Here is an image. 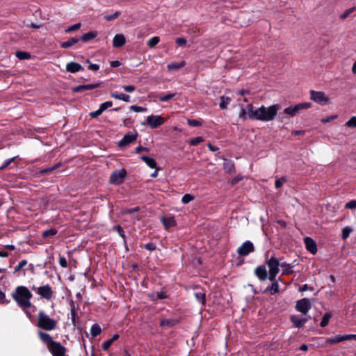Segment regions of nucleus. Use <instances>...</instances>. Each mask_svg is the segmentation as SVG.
I'll list each match as a JSON object with an SVG mask.
<instances>
[{
  "instance_id": "obj_1",
  "label": "nucleus",
  "mask_w": 356,
  "mask_h": 356,
  "mask_svg": "<svg viewBox=\"0 0 356 356\" xmlns=\"http://www.w3.org/2000/svg\"><path fill=\"white\" fill-rule=\"evenodd\" d=\"M12 296L21 308L25 309L31 307L32 293L26 286H17Z\"/></svg>"
},
{
  "instance_id": "obj_2",
  "label": "nucleus",
  "mask_w": 356,
  "mask_h": 356,
  "mask_svg": "<svg viewBox=\"0 0 356 356\" xmlns=\"http://www.w3.org/2000/svg\"><path fill=\"white\" fill-rule=\"evenodd\" d=\"M278 109L279 106L277 104H273L268 107L262 105L259 108L257 120L262 122H269L273 120L277 113Z\"/></svg>"
},
{
  "instance_id": "obj_3",
  "label": "nucleus",
  "mask_w": 356,
  "mask_h": 356,
  "mask_svg": "<svg viewBox=\"0 0 356 356\" xmlns=\"http://www.w3.org/2000/svg\"><path fill=\"white\" fill-rule=\"evenodd\" d=\"M37 326L44 330L51 331L56 328L57 321L41 310L38 314Z\"/></svg>"
},
{
  "instance_id": "obj_4",
  "label": "nucleus",
  "mask_w": 356,
  "mask_h": 356,
  "mask_svg": "<svg viewBox=\"0 0 356 356\" xmlns=\"http://www.w3.org/2000/svg\"><path fill=\"white\" fill-rule=\"evenodd\" d=\"M267 265L269 269L268 279L270 282H274L280 271L279 267L281 266V262L276 257H271L267 261Z\"/></svg>"
},
{
  "instance_id": "obj_5",
  "label": "nucleus",
  "mask_w": 356,
  "mask_h": 356,
  "mask_svg": "<svg viewBox=\"0 0 356 356\" xmlns=\"http://www.w3.org/2000/svg\"><path fill=\"white\" fill-rule=\"evenodd\" d=\"M165 120L160 115H151L147 117L146 122L141 123L142 125L147 124L151 129H156L163 124H164Z\"/></svg>"
},
{
  "instance_id": "obj_6",
  "label": "nucleus",
  "mask_w": 356,
  "mask_h": 356,
  "mask_svg": "<svg viewBox=\"0 0 356 356\" xmlns=\"http://www.w3.org/2000/svg\"><path fill=\"white\" fill-rule=\"evenodd\" d=\"M312 106L311 103L309 102H305V103H300L294 106H289L286 108L284 110V113L285 114H287L291 117L295 116L300 111L304 110V109H308Z\"/></svg>"
},
{
  "instance_id": "obj_7",
  "label": "nucleus",
  "mask_w": 356,
  "mask_h": 356,
  "mask_svg": "<svg viewBox=\"0 0 356 356\" xmlns=\"http://www.w3.org/2000/svg\"><path fill=\"white\" fill-rule=\"evenodd\" d=\"M127 176V171L122 168L120 170L113 172L110 177L109 183L111 184L119 185L122 184Z\"/></svg>"
},
{
  "instance_id": "obj_8",
  "label": "nucleus",
  "mask_w": 356,
  "mask_h": 356,
  "mask_svg": "<svg viewBox=\"0 0 356 356\" xmlns=\"http://www.w3.org/2000/svg\"><path fill=\"white\" fill-rule=\"evenodd\" d=\"M310 99L321 105H325L329 102V98L324 92L321 91L311 90Z\"/></svg>"
},
{
  "instance_id": "obj_9",
  "label": "nucleus",
  "mask_w": 356,
  "mask_h": 356,
  "mask_svg": "<svg viewBox=\"0 0 356 356\" xmlns=\"http://www.w3.org/2000/svg\"><path fill=\"white\" fill-rule=\"evenodd\" d=\"M254 251V247L253 243L250 241H245L240 247L237 249V253L240 256L245 257L250 253Z\"/></svg>"
},
{
  "instance_id": "obj_10",
  "label": "nucleus",
  "mask_w": 356,
  "mask_h": 356,
  "mask_svg": "<svg viewBox=\"0 0 356 356\" xmlns=\"http://www.w3.org/2000/svg\"><path fill=\"white\" fill-rule=\"evenodd\" d=\"M311 307L309 300L307 298H302L296 302V309L299 312L307 314Z\"/></svg>"
},
{
  "instance_id": "obj_11",
  "label": "nucleus",
  "mask_w": 356,
  "mask_h": 356,
  "mask_svg": "<svg viewBox=\"0 0 356 356\" xmlns=\"http://www.w3.org/2000/svg\"><path fill=\"white\" fill-rule=\"evenodd\" d=\"M48 349L53 356H65L66 348L59 342L52 343Z\"/></svg>"
},
{
  "instance_id": "obj_12",
  "label": "nucleus",
  "mask_w": 356,
  "mask_h": 356,
  "mask_svg": "<svg viewBox=\"0 0 356 356\" xmlns=\"http://www.w3.org/2000/svg\"><path fill=\"white\" fill-rule=\"evenodd\" d=\"M37 293L43 298L50 300L53 296V291L49 284H46L38 288Z\"/></svg>"
},
{
  "instance_id": "obj_13",
  "label": "nucleus",
  "mask_w": 356,
  "mask_h": 356,
  "mask_svg": "<svg viewBox=\"0 0 356 356\" xmlns=\"http://www.w3.org/2000/svg\"><path fill=\"white\" fill-rule=\"evenodd\" d=\"M137 138V134L134 133H128L126 134L123 138L119 142L120 147H124L134 141H135Z\"/></svg>"
},
{
  "instance_id": "obj_14",
  "label": "nucleus",
  "mask_w": 356,
  "mask_h": 356,
  "mask_svg": "<svg viewBox=\"0 0 356 356\" xmlns=\"http://www.w3.org/2000/svg\"><path fill=\"white\" fill-rule=\"evenodd\" d=\"M101 86V83H92V84H86V85H80L72 88V91L73 92H79L84 90H92L97 88Z\"/></svg>"
},
{
  "instance_id": "obj_15",
  "label": "nucleus",
  "mask_w": 356,
  "mask_h": 356,
  "mask_svg": "<svg viewBox=\"0 0 356 356\" xmlns=\"http://www.w3.org/2000/svg\"><path fill=\"white\" fill-rule=\"evenodd\" d=\"M306 248L312 254L317 252V246L316 242L310 237H306L304 239Z\"/></svg>"
},
{
  "instance_id": "obj_16",
  "label": "nucleus",
  "mask_w": 356,
  "mask_h": 356,
  "mask_svg": "<svg viewBox=\"0 0 356 356\" xmlns=\"http://www.w3.org/2000/svg\"><path fill=\"white\" fill-rule=\"evenodd\" d=\"M254 273L261 281H265L268 278V273L266 267L259 266L254 270Z\"/></svg>"
},
{
  "instance_id": "obj_17",
  "label": "nucleus",
  "mask_w": 356,
  "mask_h": 356,
  "mask_svg": "<svg viewBox=\"0 0 356 356\" xmlns=\"http://www.w3.org/2000/svg\"><path fill=\"white\" fill-rule=\"evenodd\" d=\"M291 321L296 327L300 328L308 321V318H302L298 315H291Z\"/></svg>"
},
{
  "instance_id": "obj_18",
  "label": "nucleus",
  "mask_w": 356,
  "mask_h": 356,
  "mask_svg": "<svg viewBox=\"0 0 356 356\" xmlns=\"http://www.w3.org/2000/svg\"><path fill=\"white\" fill-rule=\"evenodd\" d=\"M126 43V39L123 34H116L113 40V46L116 48L122 47Z\"/></svg>"
},
{
  "instance_id": "obj_19",
  "label": "nucleus",
  "mask_w": 356,
  "mask_h": 356,
  "mask_svg": "<svg viewBox=\"0 0 356 356\" xmlns=\"http://www.w3.org/2000/svg\"><path fill=\"white\" fill-rule=\"evenodd\" d=\"M246 110H247L248 118L251 119V120H257L259 108H255L252 106V104H248L246 106Z\"/></svg>"
},
{
  "instance_id": "obj_20",
  "label": "nucleus",
  "mask_w": 356,
  "mask_h": 356,
  "mask_svg": "<svg viewBox=\"0 0 356 356\" xmlns=\"http://www.w3.org/2000/svg\"><path fill=\"white\" fill-rule=\"evenodd\" d=\"M38 335L41 341L47 344L48 348L52 345V343L56 342L55 341L52 340L51 335L48 333L40 331L38 332Z\"/></svg>"
},
{
  "instance_id": "obj_21",
  "label": "nucleus",
  "mask_w": 356,
  "mask_h": 356,
  "mask_svg": "<svg viewBox=\"0 0 356 356\" xmlns=\"http://www.w3.org/2000/svg\"><path fill=\"white\" fill-rule=\"evenodd\" d=\"M161 220L166 229L176 225V220L174 217H161Z\"/></svg>"
},
{
  "instance_id": "obj_22",
  "label": "nucleus",
  "mask_w": 356,
  "mask_h": 356,
  "mask_svg": "<svg viewBox=\"0 0 356 356\" xmlns=\"http://www.w3.org/2000/svg\"><path fill=\"white\" fill-rule=\"evenodd\" d=\"M83 70L82 66L76 62H70L66 65V71L71 73H76Z\"/></svg>"
},
{
  "instance_id": "obj_23",
  "label": "nucleus",
  "mask_w": 356,
  "mask_h": 356,
  "mask_svg": "<svg viewBox=\"0 0 356 356\" xmlns=\"http://www.w3.org/2000/svg\"><path fill=\"white\" fill-rule=\"evenodd\" d=\"M223 169L226 173H234L235 172V166L234 162L231 160L224 159Z\"/></svg>"
},
{
  "instance_id": "obj_24",
  "label": "nucleus",
  "mask_w": 356,
  "mask_h": 356,
  "mask_svg": "<svg viewBox=\"0 0 356 356\" xmlns=\"http://www.w3.org/2000/svg\"><path fill=\"white\" fill-rule=\"evenodd\" d=\"M279 291H280V290H279L278 283L275 280L274 282H272V284L270 286H268L264 291V293L269 292L271 295H275V293H278Z\"/></svg>"
},
{
  "instance_id": "obj_25",
  "label": "nucleus",
  "mask_w": 356,
  "mask_h": 356,
  "mask_svg": "<svg viewBox=\"0 0 356 356\" xmlns=\"http://www.w3.org/2000/svg\"><path fill=\"white\" fill-rule=\"evenodd\" d=\"M140 159L143 161L149 168H156V161L151 157L147 156H141Z\"/></svg>"
},
{
  "instance_id": "obj_26",
  "label": "nucleus",
  "mask_w": 356,
  "mask_h": 356,
  "mask_svg": "<svg viewBox=\"0 0 356 356\" xmlns=\"http://www.w3.org/2000/svg\"><path fill=\"white\" fill-rule=\"evenodd\" d=\"M111 97L115 98V99L124 101L125 102H129L131 101L130 100V99H131L130 96L129 95H126V94H124V93H118L116 92H112L111 93Z\"/></svg>"
},
{
  "instance_id": "obj_27",
  "label": "nucleus",
  "mask_w": 356,
  "mask_h": 356,
  "mask_svg": "<svg viewBox=\"0 0 356 356\" xmlns=\"http://www.w3.org/2000/svg\"><path fill=\"white\" fill-rule=\"evenodd\" d=\"M79 41V38H71L68 40L63 42L60 43V47L64 49L69 48L75 44H76Z\"/></svg>"
},
{
  "instance_id": "obj_28",
  "label": "nucleus",
  "mask_w": 356,
  "mask_h": 356,
  "mask_svg": "<svg viewBox=\"0 0 356 356\" xmlns=\"http://www.w3.org/2000/svg\"><path fill=\"white\" fill-rule=\"evenodd\" d=\"M186 65V63L185 61H181L180 63H171L168 65L167 68L169 71H174L182 68Z\"/></svg>"
},
{
  "instance_id": "obj_29",
  "label": "nucleus",
  "mask_w": 356,
  "mask_h": 356,
  "mask_svg": "<svg viewBox=\"0 0 356 356\" xmlns=\"http://www.w3.org/2000/svg\"><path fill=\"white\" fill-rule=\"evenodd\" d=\"M281 267L282 268V274L289 275L293 273L292 268L294 267V265L286 262H281Z\"/></svg>"
},
{
  "instance_id": "obj_30",
  "label": "nucleus",
  "mask_w": 356,
  "mask_h": 356,
  "mask_svg": "<svg viewBox=\"0 0 356 356\" xmlns=\"http://www.w3.org/2000/svg\"><path fill=\"white\" fill-rule=\"evenodd\" d=\"M343 341L342 335L337 334L334 337L328 338L325 341V345H332L333 343H337Z\"/></svg>"
},
{
  "instance_id": "obj_31",
  "label": "nucleus",
  "mask_w": 356,
  "mask_h": 356,
  "mask_svg": "<svg viewBox=\"0 0 356 356\" xmlns=\"http://www.w3.org/2000/svg\"><path fill=\"white\" fill-rule=\"evenodd\" d=\"M97 35V33L95 31H91L84 33L80 38L79 40L88 42L92 39H94Z\"/></svg>"
},
{
  "instance_id": "obj_32",
  "label": "nucleus",
  "mask_w": 356,
  "mask_h": 356,
  "mask_svg": "<svg viewBox=\"0 0 356 356\" xmlns=\"http://www.w3.org/2000/svg\"><path fill=\"white\" fill-rule=\"evenodd\" d=\"M102 332V329L98 324H93L90 329V334L92 337H95L100 334Z\"/></svg>"
},
{
  "instance_id": "obj_33",
  "label": "nucleus",
  "mask_w": 356,
  "mask_h": 356,
  "mask_svg": "<svg viewBox=\"0 0 356 356\" xmlns=\"http://www.w3.org/2000/svg\"><path fill=\"white\" fill-rule=\"evenodd\" d=\"M231 98L228 97L221 96L220 97V103L219 106L221 109H226L227 108V105L230 103Z\"/></svg>"
},
{
  "instance_id": "obj_34",
  "label": "nucleus",
  "mask_w": 356,
  "mask_h": 356,
  "mask_svg": "<svg viewBox=\"0 0 356 356\" xmlns=\"http://www.w3.org/2000/svg\"><path fill=\"white\" fill-rule=\"evenodd\" d=\"M177 321L174 319H163L160 325L161 327L168 326V327H172L177 324Z\"/></svg>"
},
{
  "instance_id": "obj_35",
  "label": "nucleus",
  "mask_w": 356,
  "mask_h": 356,
  "mask_svg": "<svg viewBox=\"0 0 356 356\" xmlns=\"http://www.w3.org/2000/svg\"><path fill=\"white\" fill-rule=\"evenodd\" d=\"M331 318H332V314L330 313L325 314V315L323 316L321 322L320 323L321 327H326L328 325L329 321Z\"/></svg>"
},
{
  "instance_id": "obj_36",
  "label": "nucleus",
  "mask_w": 356,
  "mask_h": 356,
  "mask_svg": "<svg viewBox=\"0 0 356 356\" xmlns=\"http://www.w3.org/2000/svg\"><path fill=\"white\" fill-rule=\"evenodd\" d=\"M57 232H57V230L56 229L51 228L49 229H47V230H45V231L42 232V236L43 238H47V237L54 236H55L57 234Z\"/></svg>"
},
{
  "instance_id": "obj_37",
  "label": "nucleus",
  "mask_w": 356,
  "mask_h": 356,
  "mask_svg": "<svg viewBox=\"0 0 356 356\" xmlns=\"http://www.w3.org/2000/svg\"><path fill=\"white\" fill-rule=\"evenodd\" d=\"M16 57L21 60L29 59L31 58V55L26 51H17Z\"/></svg>"
},
{
  "instance_id": "obj_38",
  "label": "nucleus",
  "mask_w": 356,
  "mask_h": 356,
  "mask_svg": "<svg viewBox=\"0 0 356 356\" xmlns=\"http://www.w3.org/2000/svg\"><path fill=\"white\" fill-rule=\"evenodd\" d=\"M353 229L350 227L346 226L342 229L341 237L343 239H346L352 232Z\"/></svg>"
},
{
  "instance_id": "obj_39",
  "label": "nucleus",
  "mask_w": 356,
  "mask_h": 356,
  "mask_svg": "<svg viewBox=\"0 0 356 356\" xmlns=\"http://www.w3.org/2000/svg\"><path fill=\"white\" fill-rule=\"evenodd\" d=\"M160 41V39L159 37L157 36H154L152 38H150L148 41H147V45L152 48L154 47L155 45H156Z\"/></svg>"
},
{
  "instance_id": "obj_40",
  "label": "nucleus",
  "mask_w": 356,
  "mask_h": 356,
  "mask_svg": "<svg viewBox=\"0 0 356 356\" xmlns=\"http://www.w3.org/2000/svg\"><path fill=\"white\" fill-rule=\"evenodd\" d=\"M204 141V138L202 136H198L194 138H192L189 141V144L192 146H197L200 143Z\"/></svg>"
},
{
  "instance_id": "obj_41",
  "label": "nucleus",
  "mask_w": 356,
  "mask_h": 356,
  "mask_svg": "<svg viewBox=\"0 0 356 356\" xmlns=\"http://www.w3.org/2000/svg\"><path fill=\"white\" fill-rule=\"evenodd\" d=\"M195 296L197 301H199L201 304L204 305L205 303L206 297L205 293L199 292L195 293Z\"/></svg>"
},
{
  "instance_id": "obj_42",
  "label": "nucleus",
  "mask_w": 356,
  "mask_h": 356,
  "mask_svg": "<svg viewBox=\"0 0 356 356\" xmlns=\"http://www.w3.org/2000/svg\"><path fill=\"white\" fill-rule=\"evenodd\" d=\"M356 7H352L349 9H347L344 11V13L340 16V18L342 19H345L347 18L351 13L355 11Z\"/></svg>"
},
{
  "instance_id": "obj_43",
  "label": "nucleus",
  "mask_w": 356,
  "mask_h": 356,
  "mask_svg": "<svg viewBox=\"0 0 356 356\" xmlns=\"http://www.w3.org/2000/svg\"><path fill=\"white\" fill-rule=\"evenodd\" d=\"M346 126L349 128L356 127V116H353L346 122Z\"/></svg>"
},
{
  "instance_id": "obj_44",
  "label": "nucleus",
  "mask_w": 356,
  "mask_h": 356,
  "mask_svg": "<svg viewBox=\"0 0 356 356\" xmlns=\"http://www.w3.org/2000/svg\"><path fill=\"white\" fill-rule=\"evenodd\" d=\"M60 165V164L58 163V164H56V165H53L52 167L44 168V169L40 170V174L44 175V174L51 172L54 170H55L57 168H58Z\"/></svg>"
},
{
  "instance_id": "obj_45",
  "label": "nucleus",
  "mask_w": 356,
  "mask_h": 356,
  "mask_svg": "<svg viewBox=\"0 0 356 356\" xmlns=\"http://www.w3.org/2000/svg\"><path fill=\"white\" fill-rule=\"evenodd\" d=\"M120 14H121V13L120 11H116L115 13H114L112 15H108L104 16V19L106 21H112L115 19H117L120 15Z\"/></svg>"
},
{
  "instance_id": "obj_46",
  "label": "nucleus",
  "mask_w": 356,
  "mask_h": 356,
  "mask_svg": "<svg viewBox=\"0 0 356 356\" xmlns=\"http://www.w3.org/2000/svg\"><path fill=\"white\" fill-rule=\"evenodd\" d=\"M175 96V93L168 94V95H159V100L161 102H167V101L171 99Z\"/></svg>"
},
{
  "instance_id": "obj_47",
  "label": "nucleus",
  "mask_w": 356,
  "mask_h": 356,
  "mask_svg": "<svg viewBox=\"0 0 356 356\" xmlns=\"http://www.w3.org/2000/svg\"><path fill=\"white\" fill-rule=\"evenodd\" d=\"M113 230L116 231L119 235L125 241V234L123 228L120 225H116L113 227Z\"/></svg>"
},
{
  "instance_id": "obj_48",
  "label": "nucleus",
  "mask_w": 356,
  "mask_h": 356,
  "mask_svg": "<svg viewBox=\"0 0 356 356\" xmlns=\"http://www.w3.org/2000/svg\"><path fill=\"white\" fill-rule=\"evenodd\" d=\"M286 177H282L275 180V186L276 188H280L282 186L283 184L286 181Z\"/></svg>"
},
{
  "instance_id": "obj_49",
  "label": "nucleus",
  "mask_w": 356,
  "mask_h": 356,
  "mask_svg": "<svg viewBox=\"0 0 356 356\" xmlns=\"http://www.w3.org/2000/svg\"><path fill=\"white\" fill-rule=\"evenodd\" d=\"M27 264V261L25 259H23L19 262L17 266L15 268L14 273L16 272L19 271L24 266H25Z\"/></svg>"
},
{
  "instance_id": "obj_50",
  "label": "nucleus",
  "mask_w": 356,
  "mask_h": 356,
  "mask_svg": "<svg viewBox=\"0 0 356 356\" xmlns=\"http://www.w3.org/2000/svg\"><path fill=\"white\" fill-rule=\"evenodd\" d=\"M81 24L80 23H77V24H75L74 25H72L70 26V27H68L66 30H65V32L66 33H70V32H72V31H76L78 29H79L81 28Z\"/></svg>"
},
{
  "instance_id": "obj_51",
  "label": "nucleus",
  "mask_w": 356,
  "mask_h": 356,
  "mask_svg": "<svg viewBox=\"0 0 356 356\" xmlns=\"http://www.w3.org/2000/svg\"><path fill=\"white\" fill-rule=\"evenodd\" d=\"M130 110L132 111H134V112H143V111H145L147 110L146 108H144V107H142V106H130Z\"/></svg>"
},
{
  "instance_id": "obj_52",
  "label": "nucleus",
  "mask_w": 356,
  "mask_h": 356,
  "mask_svg": "<svg viewBox=\"0 0 356 356\" xmlns=\"http://www.w3.org/2000/svg\"><path fill=\"white\" fill-rule=\"evenodd\" d=\"M193 200V197L190 194H186L183 196L181 202L184 204H187Z\"/></svg>"
},
{
  "instance_id": "obj_53",
  "label": "nucleus",
  "mask_w": 356,
  "mask_h": 356,
  "mask_svg": "<svg viewBox=\"0 0 356 356\" xmlns=\"http://www.w3.org/2000/svg\"><path fill=\"white\" fill-rule=\"evenodd\" d=\"M15 157H13V158H10V159H6V161H4L2 165L0 166V170L4 169L6 167H8L15 160Z\"/></svg>"
},
{
  "instance_id": "obj_54",
  "label": "nucleus",
  "mask_w": 356,
  "mask_h": 356,
  "mask_svg": "<svg viewBox=\"0 0 356 356\" xmlns=\"http://www.w3.org/2000/svg\"><path fill=\"white\" fill-rule=\"evenodd\" d=\"M113 106V102H110V101H108V102H104L102 103L99 107L101 108V109L102 110V111L104 112L106 109H107L109 107H111Z\"/></svg>"
},
{
  "instance_id": "obj_55",
  "label": "nucleus",
  "mask_w": 356,
  "mask_h": 356,
  "mask_svg": "<svg viewBox=\"0 0 356 356\" xmlns=\"http://www.w3.org/2000/svg\"><path fill=\"white\" fill-rule=\"evenodd\" d=\"M59 264L62 268H67L68 264L66 259L60 255L59 256Z\"/></svg>"
},
{
  "instance_id": "obj_56",
  "label": "nucleus",
  "mask_w": 356,
  "mask_h": 356,
  "mask_svg": "<svg viewBox=\"0 0 356 356\" xmlns=\"http://www.w3.org/2000/svg\"><path fill=\"white\" fill-rule=\"evenodd\" d=\"M188 124L192 127H199L202 125V122L197 120H188Z\"/></svg>"
},
{
  "instance_id": "obj_57",
  "label": "nucleus",
  "mask_w": 356,
  "mask_h": 356,
  "mask_svg": "<svg viewBox=\"0 0 356 356\" xmlns=\"http://www.w3.org/2000/svg\"><path fill=\"white\" fill-rule=\"evenodd\" d=\"M112 343H113V340L108 339L107 341H104L102 343V350L104 351L107 350L110 348V346L112 345Z\"/></svg>"
},
{
  "instance_id": "obj_58",
  "label": "nucleus",
  "mask_w": 356,
  "mask_h": 356,
  "mask_svg": "<svg viewBox=\"0 0 356 356\" xmlns=\"http://www.w3.org/2000/svg\"><path fill=\"white\" fill-rule=\"evenodd\" d=\"M346 209H353L356 208V200H351L347 202L345 205Z\"/></svg>"
},
{
  "instance_id": "obj_59",
  "label": "nucleus",
  "mask_w": 356,
  "mask_h": 356,
  "mask_svg": "<svg viewBox=\"0 0 356 356\" xmlns=\"http://www.w3.org/2000/svg\"><path fill=\"white\" fill-rule=\"evenodd\" d=\"M102 113H103V111L101 109V108L99 107V109H97V111L91 112L90 113V115L91 118H95L99 116Z\"/></svg>"
},
{
  "instance_id": "obj_60",
  "label": "nucleus",
  "mask_w": 356,
  "mask_h": 356,
  "mask_svg": "<svg viewBox=\"0 0 356 356\" xmlns=\"http://www.w3.org/2000/svg\"><path fill=\"white\" fill-rule=\"evenodd\" d=\"M343 341L345 340H356V334H343L342 335Z\"/></svg>"
},
{
  "instance_id": "obj_61",
  "label": "nucleus",
  "mask_w": 356,
  "mask_h": 356,
  "mask_svg": "<svg viewBox=\"0 0 356 356\" xmlns=\"http://www.w3.org/2000/svg\"><path fill=\"white\" fill-rule=\"evenodd\" d=\"M122 88L127 92H134L135 90H136V88L135 86H132V85H129V86H122Z\"/></svg>"
},
{
  "instance_id": "obj_62",
  "label": "nucleus",
  "mask_w": 356,
  "mask_h": 356,
  "mask_svg": "<svg viewBox=\"0 0 356 356\" xmlns=\"http://www.w3.org/2000/svg\"><path fill=\"white\" fill-rule=\"evenodd\" d=\"M138 210H139L138 207H134V208H131V209H124L122 211V213H132L138 211Z\"/></svg>"
},
{
  "instance_id": "obj_63",
  "label": "nucleus",
  "mask_w": 356,
  "mask_h": 356,
  "mask_svg": "<svg viewBox=\"0 0 356 356\" xmlns=\"http://www.w3.org/2000/svg\"><path fill=\"white\" fill-rule=\"evenodd\" d=\"M145 248L148 250H154L156 249V245L153 243H149L145 245Z\"/></svg>"
},
{
  "instance_id": "obj_64",
  "label": "nucleus",
  "mask_w": 356,
  "mask_h": 356,
  "mask_svg": "<svg viewBox=\"0 0 356 356\" xmlns=\"http://www.w3.org/2000/svg\"><path fill=\"white\" fill-rule=\"evenodd\" d=\"M239 118L243 119H246L248 118L247 110L245 108H242L239 113Z\"/></svg>"
}]
</instances>
